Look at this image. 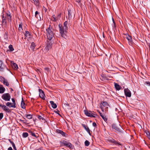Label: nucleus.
I'll list each match as a JSON object with an SVG mask.
<instances>
[{
	"instance_id": "46",
	"label": "nucleus",
	"mask_w": 150,
	"mask_h": 150,
	"mask_svg": "<svg viewBox=\"0 0 150 150\" xmlns=\"http://www.w3.org/2000/svg\"><path fill=\"white\" fill-rule=\"evenodd\" d=\"M11 144L13 148V149L15 148L16 147L15 144L14 143V142H11Z\"/></svg>"
},
{
	"instance_id": "59",
	"label": "nucleus",
	"mask_w": 150,
	"mask_h": 150,
	"mask_svg": "<svg viewBox=\"0 0 150 150\" xmlns=\"http://www.w3.org/2000/svg\"><path fill=\"white\" fill-rule=\"evenodd\" d=\"M45 12L47 10L46 8H45Z\"/></svg>"
},
{
	"instance_id": "17",
	"label": "nucleus",
	"mask_w": 150,
	"mask_h": 150,
	"mask_svg": "<svg viewBox=\"0 0 150 150\" xmlns=\"http://www.w3.org/2000/svg\"><path fill=\"white\" fill-rule=\"evenodd\" d=\"M5 91V88L2 85H0V93H3Z\"/></svg>"
},
{
	"instance_id": "5",
	"label": "nucleus",
	"mask_w": 150,
	"mask_h": 150,
	"mask_svg": "<svg viewBox=\"0 0 150 150\" xmlns=\"http://www.w3.org/2000/svg\"><path fill=\"white\" fill-rule=\"evenodd\" d=\"M84 112L85 115L89 117H96V116H97V114L93 113V112L92 111H88L87 110H85Z\"/></svg>"
},
{
	"instance_id": "28",
	"label": "nucleus",
	"mask_w": 150,
	"mask_h": 150,
	"mask_svg": "<svg viewBox=\"0 0 150 150\" xmlns=\"http://www.w3.org/2000/svg\"><path fill=\"white\" fill-rule=\"evenodd\" d=\"M63 27L68 29V22L67 21H66L64 22V26H63Z\"/></svg>"
},
{
	"instance_id": "25",
	"label": "nucleus",
	"mask_w": 150,
	"mask_h": 150,
	"mask_svg": "<svg viewBox=\"0 0 150 150\" xmlns=\"http://www.w3.org/2000/svg\"><path fill=\"white\" fill-rule=\"evenodd\" d=\"M6 106L9 107L10 108H13V107L12 106H13V105L11 102H8L6 103Z\"/></svg>"
},
{
	"instance_id": "55",
	"label": "nucleus",
	"mask_w": 150,
	"mask_h": 150,
	"mask_svg": "<svg viewBox=\"0 0 150 150\" xmlns=\"http://www.w3.org/2000/svg\"><path fill=\"white\" fill-rule=\"evenodd\" d=\"M148 46L149 49L150 50V44L148 45Z\"/></svg>"
},
{
	"instance_id": "29",
	"label": "nucleus",
	"mask_w": 150,
	"mask_h": 150,
	"mask_svg": "<svg viewBox=\"0 0 150 150\" xmlns=\"http://www.w3.org/2000/svg\"><path fill=\"white\" fill-rule=\"evenodd\" d=\"M8 33L7 32H6L4 34V37L5 39H7L8 38Z\"/></svg>"
},
{
	"instance_id": "43",
	"label": "nucleus",
	"mask_w": 150,
	"mask_h": 150,
	"mask_svg": "<svg viewBox=\"0 0 150 150\" xmlns=\"http://www.w3.org/2000/svg\"><path fill=\"white\" fill-rule=\"evenodd\" d=\"M53 18V21H54V22H56L57 21V20L56 19V16H55L54 15H53L52 16Z\"/></svg>"
},
{
	"instance_id": "31",
	"label": "nucleus",
	"mask_w": 150,
	"mask_h": 150,
	"mask_svg": "<svg viewBox=\"0 0 150 150\" xmlns=\"http://www.w3.org/2000/svg\"><path fill=\"white\" fill-rule=\"evenodd\" d=\"M28 135V134L27 132H23L22 134L23 137L24 138L27 137Z\"/></svg>"
},
{
	"instance_id": "19",
	"label": "nucleus",
	"mask_w": 150,
	"mask_h": 150,
	"mask_svg": "<svg viewBox=\"0 0 150 150\" xmlns=\"http://www.w3.org/2000/svg\"><path fill=\"white\" fill-rule=\"evenodd\" d=\"M4 108L3 109V110L6 111V112H11V110L10 109H9L8 107L6 106L5 105L4 106Z\"/></svg>"
},
{
	"instance_id": "26",
	"label": "nucleus",
	"mask_w": 150,
	"mask_h": 150,
	"mask_svg": "<svg viewBox=\"0 0 150 150\" xmlns=\"http://www.w3.org/2000/svg\"><path fill=\"white\" fill-rule=\"evenodd\" d=\"M52 47V45L51 43H50L49 42H48L47 44V45L46 46L48 50H49Z\"/></svg>"
},
{
	"instance_id": "22",
	"label": "nucleus",
	"mask_w": 150,
	"mask_h": 150,
	"mask_svg": "<svg viewBox=\"0 0 150 150\" xmlns=\"http://www.w3.org/2000/svg\"><path fill=\"white\" fill-rule=\"evenodd\" d=\"M50 103L52 105V107L53 108H56L57 107V105L56 103H54L53 101H50Z\"/></svg>"
},
{
	"instance_id": "23",
	"label": "nucleus",
	"mask_w": 150,
	"mask_h": 150,
	"mask_svg": "<svg viewBox=\"0 0 150 150\" xmlns=\"http://www.w3.org/2000/svg\"><path fill=\"white\" fill-rule=\"evenodd\" d=\"M25 36L26 37L28 38H30L31 36V34H30V32L28 31H25Z\"/></svg>"
},
{
	"instance_id": "51",
	"label": "nucleus",
	"mask_w": 150,
	"mask_h": 150,
	"mask_svg": "<svg viewBox=\"0 0 150 150\" xmlns=\"http://www.w3.org/2000/svg\"><path fill=\"white\" fill-rule=\"evenodd\" d=\"M93 126H94V127H96V126L97 125L96 123V122H93Z\"/></svg>"
},
{
	"instance_id": "47",
	"label": "nucleus",
	"mask_w": 150,
	"mask_h": 150,
	"mask_svg": "<svg viewBox=\"0 0 150 150\" xmlns=\"http://www.w3.org/2000/svg\"><path fill=\"white\" fill-rule=\"evenodd\" d=\"M68 15L69 16V18H70V17L71 18V11H68Z\"/></svg>"
},
{
	"instance_id": "6",
	"label": "nucleus",
	"mask_w": 150,
	"mask_h": 150,
	"mask_svg": "<svg viewBox=\"0 0 150 150\" xmlns=\"http://www.w3.org/2000/svg\"><path fill=\"white\" fill-rule=\"evenodd\" d=\"M2 27L6 29L8 27V25L6 21V17H5L4 15H3L2 16Z\"/></svg>"
},
{
	"instance_id": "57",
	"label": "nucleus",
	"mask_w": 150,
	"mask_h": 150,
	"mask_svg": "<svg viewBox=\"0 0 150 150\" xmlns=\"http://www.w3.org/2000/svg\"><path fill=\"white\" fill-rule=\"evenodd\" d=\"M9 141L10 142V143H11V142H13L12 141H11V139H9Z\"/></svg>"
},
{
	"instance_id": "15",
	"label": "nucleus",
	"mask_w": 150,
	"mask_h": 150,
	"mask_svg": "<svg viewBox=\"0 0 150 150\" xmlns=\"http://www.w3.org/2000/svg\"><path fill=\"white\" fill-rule=\"evenodd\" d=\"M126 38L128 40L129 43H130L131 44H132V37L131 36H130L129 35H127L126 36Z\"/></svg>"
},
{
	"instance_id": "48",
	"label": "nucleus",
	"mask_w": 150,
	"mask_h": 150,
	"mask_svg": "<svg viewBox=\"0 0 150 150\" xmlns=\"http://www.w3.org/2000/svg\"><path fill=\"white\" fill-rule=\"evenodd\" d=\"M145 84L150 86V82L149 81H146L145 82Z\"/></svg>"
},
{
	"instance_id": "61",
	"label": "nucleus",
	"mask_w": 150,
	"mask_h": 150,
	"mask_svg": "<svg viewBox=\"0 0 150 150\" xmlns=\"http://www.w3.org/2000/svg\"><path fill=\"white\" fill-rule=\"evenodd\" d=\"M101 76L103 78V79L104 77L102 76V75H101Z\"/></svg>"
},
{
	"instance_id": "20",
	"label": "nucleus",
	"mask_w": 150,
	"mask_h": 150,
	"mask_svg": "<svg viewBox=\"0 0 150 150\" xmlns=\"http://www.w3.org/2000/svg\"><path fill=\"white\" fill-rule=\"evenodd\" d=\"M11 100L13 102V103L12 104L13 105V106L12 107H13V108H16V104L15 99L13 98H11Z\"/></svg>"
},
{
	"instance_id": "4",
	"label": "nucleus",
	"mask_w": 150,
	"mask_h": 150,
	"mask_svg": "<svg viewBox=\"0 0 150 150\" xmlns=\"http://www.w3.org/2000/svg\"><path fill=\"white\" fill-rule=\"evenodd\" d=\"M1 98L5 101H9L11 99V96L9 93H5L2 95Z\"/></svg>"
},
{
	"instance_id": "64",
	"label": "nucleus",
	"mask_w": 150,
	"mask_h": 150,
	"mask_svg": "<svg viewBox=\"0 0 150 150\" xmlns=\"http://www.w3.org/2000/svg\"><path fill=\"white\" fill-rule=\"evenodd\" d=\"M33 1H34L35 0H33Z\"/></svg>"
},
{
	"instance_id": "12",
	"label": "nucleus",
	"mask_w": 150,
	"mask_h": 150,
	"mask_svg": "<svg viewBox=\"0 0 150 150\" xmlns=\"http://www.w3.org/2000/svg\"><path fill=\"white\" fill-rule=\"evenodd\" d=\"M81 125L82 126V127L85 129V130L90 135H91V130L89 129L88 127L84 124H82Z\"/></svg>"
},
{
	"instance_id": "40",
	"label": "nucleus",
	"mask_w": 150,
	"mask_h": 150,
	"mask_svg": "<svg viewBox=\"0 0 150 150\" xmlns=\"http://www.w3.org/2000/svg\"><path fill=\"white\" fill-rule=\"evenodd\" d=\"M33 136L35 137L36 138H37L39 137V135L37 133L35 134L34 133H33L32 135Z\"/></svg>"
},
{
	"instance_id": "49",
	"label": "nucleus",
	"mask_w": 150,
	"mask_h": 150,
	"mask_svg": "<svg viewBox=\"0 0 150 150\" xmlns=\"http://www.w3.org/2000/svg\"><path fill=\"white\" fill-rule=\"evenodd\" d=\"M4 105H2L0 104V107L2 109H3L4 106Z\"/></svg>"
},
{
	"instance_id": "32",
	"label": "nucleus",
	"mask_w": 150,
	"mask_h": 150,
	"mask_svg": "<svg viewBox=\"0 0 150 150\" xmlns=\"http://www.w3.org/2000/svg\"><path fill=\"white\" fill-rule=\"evenodd\" d=\"M5 85H6L7 86H8L9 85V83L8 82V81L6 80H5V81H4V82L3 83Z\"/></svg>"
},
{
	"instance_id": "21",
	"label": "nucleus",
	"mask_w": 150,
	"mask_h": 150,
	"mask_svg": "<svg viewBox=\"0 0 150 150\" xmlns=\"http://www.w3.org/2000/svg\"><path fill=\"white\" fill-rule=\"evenodd\" d=\"M115 86L116 89L118 91L120 90L121 88V87L118 84L116 83H115Z\"/></svg>"
},
{
	"instance_id": "38",
	"label": "nucleus",
	"mask_w": 150,
	"mask_h": 150,
	"mask_svg": "<svg viewBox=\"0 0 150 150\" xmlns=\"http://www.w3.org/2000/svg\"><path fill=\"white\" fill-rule=\"evenodd\" d=\"M39 13L38 12V11H36L35 12V17L38 19V17L40 16L39 15Z\"/></svg>"
},
{
	"instance_id": "50",
	"label": "nucleus",
	"mask_w": 150,
	"mask_h": 150,
	"mask_svg": "<svg viewBox=\"0 0 150 150\" xmlns=\"http://www.w3.org/2000/svg\"><path fill=\"white\" fill-rule=\"evenodd\" d=\"M28 132L30 134H31L32 135L33 134V133H34V132H33L31 131L30 130H29L28 131Z\"/></svg>"
},
{
	"instance_id": "41",
	"label": "nucleus",
	"mask_w": 150,
	"mask_h": 150,
	"mask_svg": "<svg viewBox=\"0 0 150 150\" xmlns=\"http://www.w3.org/2000/svg\"><path fill=\"white\" fill-rule=\"evenodd\" d=\"M146 133L147 136L148 137L149 139H150V133L148 131L146 132Z\"/></svg>"
},
{
	"instance_id": "42",
	"label": "nucleus",
	"mask_w": 150,
	"mask_h": 150,
	"mask_svg": "<svg viewBox=\"0 0 150 150\" xmlns=\"http://www.w3.org/2000/svg\"><path fill=\"white\" fill-rule=\"evenodd\" d=\"M80 2V0H76V2L77 3V4L79 6H81L82 4Z\"/></svg>"
},
{
	"instance_id": "1",
	"label": "nucleus",
	"mask_w": 150,
	"mask_h": 150,
	"mask_svg": "<svg viewBox=\"0 0 150 150\" xmlns=\"http://www.w3.org/2000/svg\"><path fill=\"white\" fill-rule=\"evenodd\" d=\"M58 26L59 33L61 36L65 38L68 29L63 27V26L60 24H59Z\"/></svg>"
},
{
	"instance_id": "45",
	"label": "nucleus",
	"mask_w": 150,
	"mask_h": 150,
	"mask_svg": "<svg viewBox=\"0 0 150 150\" xmlns=\"http://www.w3.org/2000/svg\"><path fill=\"white\" fill-rule=\"evenodd\" d=\"M3 113H0V120H1L3 117Z\"/></svg>"
},
{
	"instance_id": "37",
	"label": "nucleus",
	"mask_w": 150,
	"mask_h": 150,
	"mask_svg": "<svg viewBox=\"0 0 150 150\" xmlns=\"http://www.w3.org/2000/svg\"><path fill=\"white\" fill-rule=\"evenodd\" d=\"M90 144V142L88 140H86L85 142V145L86 146H88Z\"/></svg>"
},
{
	"instance_id": "60",
	"label": "nucleus",
	"mask_w": 150,
	"mask_h": 150,
	"mask_svg": "<svg viewBox=\"0 0 150 150\" xmlns=\"http://www.w3.org/2000/svg\"><path fill=\"white\" fill-rule=\"evenodd\" d=\"M112 21H113V23H114V19H113V18H112Z\"/></svg>"
},
{
	"instance_id": "13",
	"label": "nucleus",
	"mask_w": 150,
	"mask_h": 150,
	"mask_svg": "<svg viewBox=\"0 0 150 150\" xmlns=\"http://www.w3.org/2000/svg\"><path fill=\"white\" fill-rule=\"evenodd\" d=\"M6 67V66L3 64L1 61L0 60V71H3Z\"/></svg>"
},
{
	"instance_id": "14",
	"label": "nucleus",
	"mask_w": 150,
	"mask_h": 150,
	"mask_svg": "<svg viewBox=\"0 0 150 150\" xmlns=\"http://www.w3.org/2000/svg\"><path fill=\"white\" fill-rule=\"evenodd\" d=\"M56 132L58 133L61 134L62 136L64 137L65 136V135L66 134V133L61 130L57 129L56 130Z\"/></svg>"
},
{
	"instance_id": "53",
	"label": "nucleus",
	"mask_w": 150,
	"mask_h": 150,
	"mask_svg": "<svg viewBox=\"0 0 150 150\" xmlns=\"http://www.w3.org/2000/svg\"><path fill=\"white\" fill-rule=\"evenodd\" d=\"M8 150H13L12 147H11L8 148Z\"/></svg>"
},
{
	"instance_id": "52",
	"label": "nucleus",
	"mask_w": 150,
	"mask_h": 150,
	"mask_svg": "<svg viewBox=\"0 0 150 150\" xmlns=\"http://www.w3.org/2000/svg\"><path fill=\"white\" fill-rule=\"evenodd\" d=\"M35 150H43V149L42 148H40L38 149H35Z\"/></svg>"
},
{
	"instance_id": "44",
	"label": "nucleus",
	"mask_w": 150,
	"mask_h": 150,
	"mask_svg": "<svg viewBox=\"0 0 150 150\" xmlns=\"http://www.w3.org/2000/svg\"><path fill=\"white\" fill-rule=\"evenodd\" d=\"M13 65L14 66L15 68L16 69H17L18 68V66L17 64H16V63H14L13 64Z\"/></svg>"
},
{
	"instance_id": "18",
	"label": "nucleus",
	"mask_w": 150,
	"mask_h": 150,
	"mask_svg": "<svg viewBox=\"0 0 150 150\" xmlns=\"http://www.w3.org/2000/svg\"><path fill=\"white\" fill-rule=\"evenodd\" d=\"M38 118L39 120H40V121L42 122H44V123H45L46 122V120L45 119L41 116L39 115H38Z\"/></svg>"
},
{
	"instance_id": "54",
	"label": "nucleus",
	"mask_w": 150,
	"mask_h": 150,
	"mask_svg": "<svg viewBox=\"0 0 150 150\" xmlns=\"http://www.w3.org/2000/svg\"><path fill=\"white\" fill-rule=\"evenodd\" d=\"M37 71H38L40 72H41V70L40 69H37Z\"/></svg>"
},
{
	"instance_id": "9",
	"label": "nucleus",
	"mask_w": 150,
	"mask_h": 150,
	"mask_svg": "<svg viewBox=\"0 0 150 150\" xmlns=\"http://www.w3.org/2000/svg\"><path fill=\"white\" fill-rule=\"evenodd\" d=\"M5 17H6V19L7 18L8 21L11 22V13L9 12H7L6 13Z\"/></svg>"
},
{
	"instance_id": "62",
	"label": "nucleus",
	"mask_w": 150,
	"mask_h": 150,
	"mask_svg": "<svg viewBox=\"0 0 150 150\" xmlns=\"http://www.w3.org/2000/svg\"><path fill=\"white\" fill-rule=\"evenodd\" d=\"M11 90L12 91H13V90L12 88H11Z\"/></svg>"
},
{
	"instance_id": "10",
	"label": "nucleus",
	"mask_w": 150,
	"mask_h": 150,
	"mask_svg": "<svg viewBox=\"0 0 150 150\" xmlns=\"http://www.w3.org/2000/svg\"><path fill=\"white\" fill-rule=\"evenodd\" d=\"M107 140L110 143H113L115 144H118L120 145V143L116 142L115 139L112 138H108Z\"/></svg>"
},
{
	"instance_id": "58",
	"label": "nucleus",
	"mask_w": 150,
	"mask_h": 150,
	"mask_svg": "<svg viewBox=\"0 0 150 150\" xmlns=\"http://www.w3.org/2000/svg\"><path fill=\"white\" fill-rule=\"evenodd\" d=\"M20 120L21 121H22V122H24V120Z\"/></svg>"
},
{
	"instance_id": "7",
	"label": "nucleus",
	"mask_w": 150,
	"mask_h": 150,
	"mask_svg": "<svg viewBox=\"0 0 150 150\" xmlns=\"http://www.w3.org/2000/svg\"><path fill=\"white\" fill-rule=\"evenodd\" d=\"M61 144L62 145L68 146L70 149L73 148L72 145L71 143L67 141L64 140L61 142Z\"/></svg>"
},
{
	"instance_id": "34",
	"label": "nucleus",
	"mask_w": 150,
	"mask_h": 150,
	"mask_svg": "<svg viewBox=\"0 0 150 150\" xmlns=\"http://www.w3.org/2000/svg\"><path fill=\"white\" fill-rule=\"evenodd\" d=\"M34 3L36 6H38L39 5V3L38 0H35L34 1Z\"/></svg>"
},
{
	"instance_id": "16",
	"label": "nucleus",
	"mask_w": 150,
	"mask_h": 150,
	"mask_svg": "<svg viewBox=\"0 0 150 150\" xmlns=\"http://www.w3.org/2000/svg\"><path fill=\"white\" fill-rule=\"evenodd\" d=\"M21 107L23 109H25V103L23 99V98H22V100L21 103Z\"/></svg>"
},
{
	"instance_id": "33",
	"label": "nucleus",
	"mask_w": 150,
	"mask_h": 150,
	"mask_svg": "<svg viewBox=\"0 0 150 150\" xmlns=\"http://www.w3.org/2000/svg\"><path fill=\"white\" fill-rule=\"evenodd\" d=\"M6 79L4 77L1 76H0V81L2 83H3L5 81Z\"/></svg>"
},
{
	"instance_id": "30",
	"label": "nucleus",
	"mask_w": 150,
	"mask_h": 150,
	"mask_svg": "<svg viewBox=\"0 0 150 150\" xmlns=\"http://www.w3.org/2000/svg\"><path fill=\"white\" fill-rule=\"evenodd\" d=\"M101 116L105 122H106L107 121L108 119L105 115H101Z\"/></svg>"
},
{
	"instance_id": "2",
	"label": "nucleus",
	"mask_w": 150,
	"mask_h": 150,
	"mask_svg": "<svg viewBox=\"0 0 150 150\" xmlns=\"http://www.w3.org/2000/svg\"><path fill=\"white\" fill-rule=\"evenodd\" d=\"M52 28L50 27L46 29L47 32V35L48 40H51L54 37V33L52 30Z\"/></svg>"
},
{
	"instance_id": "27",
	"label": "nucleus",
	"mask_w": 150,
	"mask_h": 150,
	"mask_svg": "<svg viewBox=\"0 0 150 150\" xmlns=\"http://www.w3.org/2000/svg\"><path fill=\"white\" fill-rule=\"evenodd\" d=\"M102 105L104 107H107L109 105L108 103L105 101H102L101 102Z\"/></svg>"
},
{
	"instance_id": "35",
	"label": "nucleus",
	"mask_w": 150,
	"mask_h": 150,
	"mask_svg": "<svg viewBox=\"0 0 150 150\" xmlns=\"http://www.w3.org/2000/svg\"><path fill=\"white\" fill-rule=\"evenodd\" d=\"M18 30L19 31H21L22 30V23H20L19 25Z\"/></svg>"
},
{
	"instance_id": "36",
	"label": "nucleus",
	"mask_w": 150,
	"mask_h": 150,
	"mask_svg": "<svg viewBox=\"0 0 150 150\" xmlns=\"http://www.w3.org/2000/svg\"><path fill=\"white\" fill-rule=\"evenodd\" d=\"M8 47L10 50L11 51H12L14 50V49L13 47V46L11 45H10Z\"/></svg>"
},
{
	"instance_id": "8",
	"label": "nucleus",
	"mask_w": 150,
	"mask_h": 150,
	"mask_svg": "<svg viewBox=\"0 0 150 150\" xmlns=\"http://www.w3.org/2000/svg\"><path fill=\"white\" fill-rule=\"evenodd\" d=\"M124 93L125 96L126 97H130L131 96V93L130 91L128 88L124 89Z\"/></svg>"
},
{
	"instance_id": "39",
	"label": "nucleus",
	"mask_w": 150,
	"mask_h": 150,
	"mask_svg": "<svg viewBox=\"0 0 150 150\" xmlns=\"http://www.w3.org/2000/svg\"><path fill=\"white\" fill-rule=\"evenodd\" d=\"M26 117L28 119H31L32 118V115L30 114H28L27 115Z\"/></svg>"
},
{
	"instance_id": "3",
	"label": "nucleus",
	"mask_w": 150,
	"mask_h": 150,
	"mask_svg": "<svg viewBox=\"0 0 150 150\" xmlns=\"http://www.w3.org/2000/svg\"><path fill=\"white\" fill-rule=\"evenodd\" d=\"M112 128L114 129L117 131L123 133L124 132V130L120 126V125H116V124H113L112 125Z\"/></svg>"
},
{
	"instance_id": "24",
	"label": "nucleus",
	"mask_w": 150,
	"mask_h": 150,
	"mask_svg": "<svg viewBox=\"0 0 150 150\" xmlns=\"http://www.w3.org/2000/svg\"><path fill=\"white\" fill-rule=\"evenodd\" d=\"M35 46L36 45L35 43L34 42H33L31 43L30 48L31 50L34 51Z\"/></svg>"
},
{
	"instance_id": "11",
	"label": "nucleus",
	"mask_w": 150,
	"mask_h": 150,
	"mask_svg": "<svg viewBox=\"0 0 150 150\" xmlns=\"http://www.w3.org/2000/svg\"><path fill=\"white\" fill-rule=\"evenodd\" d=\"M39 96L43 99L45 100V98H44V96H45V95L43 91L40 89H39Z\"/></svg>"
},
{
	"instance_id": "56",
	"label": "nucleus",
	"mask_w": 150,
	"mask_h": 150,
	"mask_svg": "<svg viewBox=\"0 0 150 150\" xmlns=\"http://www.w3.org/2000/svg\"><path fill=\"white\" fill-rule=\"evenodd\" d=\"M99 113H100V116H101V115H103V114L102 113H101L100 112H99Z\"/></svg>"
},
{
	"instance_id": "63",
	"label": "nucleus",
	"mask_w": 150,
	"mask_h": 150,
	"mask_svg": "<svg viewBox=\"0 0 150 150\" xmlns=\"http://www.w3.org/2000/svg\"><path fill=\"white\" fill-rule=\"evenodd\" d=\"M105 78L104 79V80H105Z\"/></svg>"
}]
</instances>
